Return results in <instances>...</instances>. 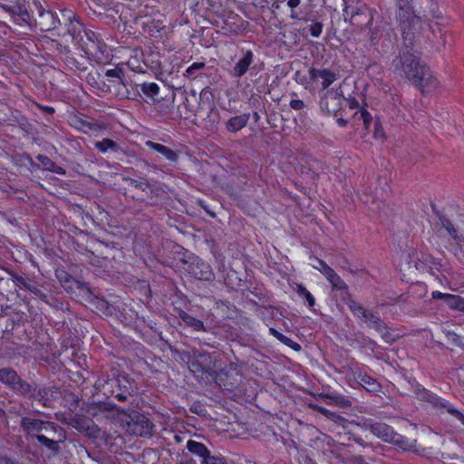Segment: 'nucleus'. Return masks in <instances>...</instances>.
<instances>
[{
    "mask_svg": "<svg viewBox=\"0 0 464 464\" xmlns=\"http://www.w3.org/2000/svg\"><path fill=\"white\" fill-rule=\"evenodd\" d=\"M396 20L401 32L403 49L392 60V69L395 75L411 82L426 64L411 52L420 41L422 22L408 0H398Z\"/></svg>",
    "mask_w": 464,
    "mask_h": 464,
    "instance_id": "obj_1",
    "label": "nucleus"
},
{
    "mask_svg": "<svg viewBox=\"0 0 464 464\" xmlns=\"http://www.w3.org/2000/svg\"><path fill=\"white\" fill-rule=\"evenodd\" d=\"M23 431L35 438L37 441L53 453H58L61 450L60 443L66 440L63 429L56 423L26 416L21 419Z\"/></svg>",
    "mask_w": 464,
    "mask_h": 464,
    "instance_id": "obj_2",
    "label": "nucleus"
},
{
    "mask_svg": "<svg viewBox=\"0 0 464 464\" xmlns=\"http://www.w3.org/2000/svg\"><path fill=\"white\" fill-rule=\"evenodd\" d=\"M363 428L384 442L394 444L403 450H410L415 446L414 441H410L405 437L395 432L393 429L386 423L364 421Z\"/></svg>",
    "mask_w": 464,
    "mask_h": 464,
    "instance_id": "obj_3",
    "label": "nucleus"
},
{
    "mask_svg": "<svg viewBox=\"0 0 464 464\" xmlns=\"http://www.w3.org/2000/svg\"><path fill=\"white\" fill-rule=\"evenodd\" d=\"M0 382L8 386L12 391L23 396H31L35 391L34 386L24 381L17 372L10 367L0 369Z\"/></svg>",
    "mask_w": 464,
    "mask_h": 464,
    "instance_id": "obj_4",
    "label": "nucleus"
},
{
    "mask_svg": "<svg viewBox=\"0 0 464 464\" xmlns=\"http://www.w3.org/2000/svg\"><path fill=\"white\" fill-rule=\"evenodd\" d=\"M347 305L353 314L361 319L370 328L382 330L384 328V321L381 319L377 313L366 309L355 300H350Z\"/></svg>",
    "mask_w": 464,
    "mask_h": 464,
    "instance_id": "obj_5",
    "label": "nucleus"
},
{
    "mask_svg": "<svg viewBox=\"0 0 464 464\" xmlns=\"http://www.w3.org/2000/svg\"><path fill=\"white\" fill-rule=\"evenodd\" d=\"M131 187L141 190L146 193L147 198L150 200V205H157L160 200H161L165 195L164 189L157 184H151L147 179H134L131 178H124Z\"/></svg>",
    "mask_w": 464,
    "mask_h": 464,
    "instance_id": "obj_6",
    "label": "nucleus"
},
{
    "mask_svg": "<svg viewBox=\"0 0 464 464\" xmlns=\"http://www.w3.org/2000/svg\"><path fill=\"white\" fill-rule=\"evenodd\" d=\"M411 82L418 88L422 94H430L435 92L440 86L438 79L433 75L427 64L424 65L418 75L414 76Z\"/></svg>",
    "mask_w": 464,
    "mask_h": 464,
    "instance_id": "obj_7",
    "label": "nucleus"
},
{
    "mask_svg": "<svg viewBox=\"0 0 464 464\" xmlns=\"http://www.w3.org/2000/svg\"><path fill=\"white\" fill-rule=\"evenodd\" d=\"M376 12L370 9L366 5H362L361 7L353 10L349 6L345 7L344 14H351L350 21L353 26L361 30H365L369 25H372L373 15Z\"/></svg>",
    "mask_w": 464,
    "mask_h": 464,
    "instance_id": "obj_8",
    "label": "nucleus"
},
{
    "mask_svg": "<svg viewBox=\"0 0 464 464\" xmlns=\"http://www.w3.org/2000/svg\"><path fill=\"white\" fill-rule=\"evenodd\" d=\"M112 388L111 393L120 401H125L133 393L134 388L126 375H119L115 379H110L106 382Z\"/></svg>",
    "mask_w": 464,
    "mask_h": 464,
    "instance_id": "obj_9",
    "label": "nucleus"
},
{
    "mask_svg": "<svg viewBox=\"0 0 464 464\" xmlns=\"http://www.w3.org/2000/svg\"><path fill=\"white\" fill-rule=\"evenodd\" d=\"M128 431L136 436H148L154 424L143 414L136 413L127 421Z\"/></svg>",
    "mask_w": 464,
    "mask_h": 464,
    "instance_id": "obj_10",
    "label": "nucleus"
},
{
    "mask_svg": "<svg viewBox=\"0 0 464 464\" xmlns=\"http://www.w3.org/2000/svg\"><path fill=\"white\" fill-rule=\"evenodd\" d=\"M314 259L317 265H313V266L319 270L325 276V278L332 285L333 288L338 290H346L348 288L345 282L324 260L319 258Z\"/></svg>",
    "mask_w": 464,
    "mask_h": 464,
    "instance_id": "obj_11",
    "label": "nucleus"
},
{
    "mask_svg": "<svg viewBox=\"0 0 464 464\" xmlns=\"http://www.w3.org/2000/svg\"><path fill=\"white\" fill-rule=\"evenodd\" d=\"M311 80L316 81L318 78L322 79V89L326 90L331 84H333L339 76L337 72H334L330 69H316L311 67L308 71Z\"/></svg>",
    "mask_w": 464,
    "mask_h": 464,
    "instance_id": "obj_12",
    "label": "nucleus"
},
{
    "mask_svg": "<svg viewBox=\"0 0 464 464\" xmlns=\"http://www.w3.org/2000/svg\"><path fill=\"white\" fill-rule=\"evenodd\" d=\"M188 272L198 280H211L213 277V271L209 264L202 261L196 260L188 266Z\"/></svg>",
    "mask_w": 464,
    "mask_h": 464,
    "instance_id": "obj_13",
    "label": "nucleus"
},
{
    "mask_svg": "<svg viewBox=\"0 0 464 464\" xmlns=\"http://www.w3.org/2000/svg\"><path fill=\"white\" fill-rule=\"evenodd\" d=\"M433 299H442L450 309L464 313V298L460 295L444 294L440 291L431 293Z\"/></svg>",
    "mask_w": 464,
    "mask_h": 464,
    "instance_id": "obj_14",
    "label": "nucleus"
},
{
    "mask_svg": "<svg viewBox=\"0 0 464 464\" xmlns=\"http://www.w3.org/2000/svg\"><path fill=\"white\" fill-rule=\"evenodd\" d=\"M39 19L38 24L40 29L44 32L55 29L59 21L56 19L53 13L45 11L42 6L37 7Z\"/></svg>",
    "mask_w": 464,
    "mask_h": 464,
    "instance_id": "obj_15",
    "label": "nucleus"
},
{
    "mask_svg": "<svg viewBox=\"0 0 464 464\" xmlns=\"http://www.w3.org/2000/svg\"><path fill=\"white\" fill-rule=\"evenodd\" d=\"M428 402L432 404L437 409H445L450 415L456 417L464 425V415L454 407H452L448 401L431 393Z\"/></svg>",
    "mask_w": 464,
    "mask_h": 464,
    "instance_id": "obj_16",
    "label": "nucleus"
},
{
    "mask_svg": "<svg viewBox=\"0 0 464 464\" xmlns=\"http://www.w3.org/2000/svg\"><path fill=\"white\" fill-rule=\"evenodd\" d=\"M254 61L253 53L248 50L243 53L242 58H240L235 64L231 74L236 78H241L248 70L249 66Z\"/></svg>",
    "mask_w": 464,
    "mask_h": 464,
    "instance_id": "obj_17",
    "label": "nucleus"
},
{
    "mask_svg": "<svg viewBox=\"0 0 464 464\" xmlns=\"http://www.w3.org/2000/svg\"><path fill=\"white\" fill-rule=\"evenodd\" d=\"M145 145L149 149L161 154L166 160L171 162H176L179 159L178 153L165 145L154 142L152 140H147L145 142Z\"/></svg>",
    "mask_w": 464,
    "mask_h": 464,
    "instance_id": "obj_18",
    "label": "nucleus"
},
{
    "mask_svg": "<svg viewBox=\"0 0 464 464\" xmlns=\"http://www.w3.org/2000/svg\"><path fill=\"white\" fill-rule=\"evenodd\" d=\"M321 396L324 399L325 402L330 405H334L343 409L349 408L353 405L352 400L343 394L332 393L322 394Z\"/></svg>",
    "mask_w": 464,
    "mask_h": 464,
    "instance_id": "obj_19",
    "label": "nucleus"
},
{
    "mask_svg": "<svg viewBox=\"0 0 464 464\" xmlns=\"http://www.w3.org/2000/svg\"><path fill=\"white\" fill-rule=\"evenodd\" d=\"M249 118V113H243L241 115L232 117L227 121L226 128L229 132H237L246 126Z\"/></svg>",
    "mask_w": 464,
    "mask_h": 464,
    "instance_id": "obj_20",
    "label": "nucleus"
},
{
    "mask_svg": "<svg viewBox=\"0 0 464 464\" xmlns=\"http://www.w3.org/2000/svg\"><path fill=\"white\" fill-rule=\"evenodd\" d=\"M188 450L193 455L198 456L202 459L201 461H205L207 458L210 457V452L208 448L201 442H198L192 440H189L187 442Z\"/></svg>",
    "mask_w": 464,
    "mask_h": 464,
    "instance_id": "obj_21",
    "label": "nucleus"
},
{
    "mask_svg": "<svg viewBox=\"0 0 464 464\" xmlns=\"http://www.w3.org/2000/svg\"><path fill=\"white\" fill-rule=\"evenodd\" d=\"M192 365L196 367L198 372H208L212 369V360L209 353H199Z\"/></svg>",
    "mask_w": 464,
    "mask_h": 464,
    "instance_id": "obj_22",
    "label": "nucleus"
},
{
    "mask_svg": "<svg viewBox=\"0 0 464 464\" xmlns=\"http://www.w3.org/2000/svg\"><path fill=\"white\" fill-rule=\"evenodd\" d=\"M36 160L42 163L46 170H49L53 173H56L59 175H64L65 169L53 162L48 156L39 154L36 156Z\"/></svg>",
    "mask_w": 464,
    "mask_h": 464,
    "instance_id": "obj_23",
    "label": "nucleus"
},
{
    "mask_svg": "<svg viewBox=\"0 0 464 464\" xmlns=\"http://www.w3.org/2000/svg\"><path fill=\"white\" fill-rule=\"evenodd\" d=\"M179 314L180 319L188 326L193 327L197 331H206L204 323L201 320L195 318L194 316L190 315L189 314L184 311H180Z\"/></svg>",
    "mask_w": 464,
    "mask_h": 464,
    "instance_id": "obj_24",
    "label": "nucleus"
},
{
    "mask_svg": "<svg viewBox=\"0 0 464 464\" xmlns=\"http://www.w3.org/2000/svg\"><path fill=\"white\" fill-rule=\"evenodd\" d=\"M94 146L102 153H106L109 150L118 151L120 149V146L111 139H103L102 140L96 141Z\"/></svg>",
    "mask_w": 464,
    "mask_h": 464,
    "instance_id": "obj_25",
    "label": "nucleus"
},
{
    "mask_svg": "<svg viewBox=\"0 0 464 464\" xmlns=\"http://www.w3.org/2000/svg\"><path fill=\"white\" fill-rule=\"evenodd\" d=\"M382 28V22H377L374 27L372 25H369L366 29H368L369 34V42L371 45H376L379 43L381 38V31Z\"/></svg>",
    "mask_w": 464,
    "mask_h": 464,
    "instance_id": "obj_26",
    "label": "nucleus"
},
{
    "mask_svg": "<svg viewBox=\"0 0 464 464\" xmlns=\"http://www.w3.org/2000/svg\"><path fill=\"white\" fill-rule=\"evenodd\" d=\"M141 92L150 98L154 99L160 92V87L155 82H144L140 85Z\"/></svg>",
    "mask_w": 464,
    "mask_h": 464,
    "instance_id": "obj_27",
    "label": "nucleus"
},
{
    "mask_svg": "<svg viewBox=\"0 0 464 464\" xmlns=\"http://www.w3.org/2000/svg\"><path fill=\"white\" fill-rule=\"evenodd\" d=\"M79 123V129L82 130L83 132L88 133L89 131H100L103 129V127L93 121H87L84 120H77Z\"/></svg>",
    "mask_w": 464,
    "mask_h": 464,
    "instance_id": "obj_28",
    "label": "nucleus"
},
{
    "mask_svg": "<svg viewBox=\"0 0 464 464\" xmlns=\"http://www.w3.org/2000/svg\"><path fill=\"white\" fill-rule=\"evenodd\" d=\"M362 382L363 383L364 388L367 391H370V392H378L379 391L380 385L376 382L375 379H373V378H372L370 376L364 375L362 378Z\"/></svg>",
    "mask_w": 464,
    "mask_h": 464,
    "instance_id": "obj_29",
    "label": "nucleus"
},
{
    "mask_svg": "<svg viewBox=\"0 0 464 464\" xmlns=\"http://www.w3.org/2000/svg\"><path fill=\"white\" fill-rule=\"evenodd\" d=\"M376 331L381 334L382 338L387 343H393L398 338L392 334L391 328L385 323L383 329Z\"/></svg>",
    "mask_w": 464,
    "mask_h": 464,
    "instance_id": "obj_30",
    "label": "nucleus"
},
{
    "mask_svg": "<svg viewBox=\"0 0 464 464\" xmlns=\"http://www.w3.org/2000/svg\"><path fill=\"white\" fill-rule=\"evenodd\" d=\"M28 290L33 293L36 297L40 298L45 303H48V295L39 287L36 283H32Z\"/></svg>",
    "mask_w": 464,
    "mask_h": 464,
    "instance_id": "obj_31",
    "label": "nucleus"
},
{
    "mask_svg": "<svg viewBox=\"0 0 464 464\" xmlns=\"http://www.w3.org/2000/svg\"><path fill=\"white\" fill-rule=\"evenodd\" d=\"M297 294L301 297H304L306 301L308 302V305L310 307H313L315 304L314 298L313 297L312 294L303 285H298L297 287Z\"/></svg>",
    "mask_w": 464,
    "mask_h": 464,
    "instance_id": "obj_32",
    "label": "nucleus"
},
{
    "mask_svg": "<svg viewBox=\"0 0 464 464\" xmlns=\"http://www.w3.org/2000/svg\"><path fill=\"white\" fill-rule=\"evenodd\" d=\"M204 63H194L186 71L185 76L188 78H196L197 72L205 68Z\"/></svg>",
    "mask_w": 464,
    "mask_h": 464,
    "instance_id": "obj_33",
    "label": "nucleus"
},
{
    "mask_svg": "<svg viewBox=\"0 0 464 464\" xmlns=\"http://www.w3.org/2000/svg\"><path fill=\"white\" fill-rule=\"evenodd\" d=\"M48 394V390L44 388V389H39L36 392V390L34 392V394L31 395L30 397H34L36 400H38L44 406H47L48 403V399L46 398V395Z\"/></svg>",
    "mask_w": 464,
    "mask_h": 464,
    "instance_id": "obj_34",
    "label": "nucleus"
},
{
    "mask_svg": "<svg viewBox=\"0 0 464 464\" xmlns=\"http://www.w3.org/2000/svg\"><path fill=\"white\" fill-rule=\"evenodd\" d=\"M323 27H324V25L321 22H318V21L314 22L309 26L310 34L315 38L319 37L322 34Z\"/></svg>",
    "mask_w": 464,
    "mask_h": 464,
    "instance_id": "obj_35",
    "label": "nucleus"
},
{
    "mask_svg": "<svg viewBox=\"0 0 464 464\" xmlns=\"http://www.w3.org/2000/svg\"><path fill=\"white\" fill-rule=\"evenodd\" d=\"M278 341L295 351L298 352L301 350V345L299 343H297L296 342L293 341L292 339L284 334L281 335V338Z\"/></svg>",
    "mask_w": 464,
    "mask_h": 464,
    "instance_id": "obj_36",
    "label": "nucleus"
},
{
    "mask_svg": "<svg viewBox=\"0 0 464 464\" xmlns=\"http://www.w3.org/2000/svg\"><path fill=\"white\" fill-rule=\"evenodd\" d=\"M105 75L107 77H111V78L119 79L120 83H121L122 85L125 86L124 81L122 79L123 72H122L121 69L115 68V69L107 70L106 72H105Z\"/></svg>",
    "mask_w": 464,
    "mask_h": 464,
    "instance_id": "obj_37",
    "label": "nucleus"
},
{
    "mask_svg": "<svg viewBox=\"0 0 464 464\" xmlns=\"http://www.w3.org/2000/svg\"><path fill=\"white\" fill-rule=\"evenodd\" d=\"M447 339L449 342L453 343L455 346L464 348V343L461 340L460 336H459L457 334H455L453 332H448Z\"/></svg>",
    "mask_w": 464,
    "mask_h": 464,
    "instance_id": "obj_38",
    "label": "nucleus"
},
{
    "mask_svg": "<svg viewBox=\"0 0 464 464\" xmlns=\"http://www.w3.org/2000/svg\"><path fill=\"white\" fill-rule=\"evenodd\" d=\"M415 393H416V396L418 399L423 401H429L430 399V396L431 394V392L428 390H426L425 388L423 387H417L416 388V391H415Z\"/></svg>",
    "mask_w": 464,
    "mask_h": 464,
    "instance_id": "obj_39",
    "label": "nucleus"
},
{
    "mask_svg": "<svg viewBox=\"0 0 464 464\" xmlns=\"http://www.w3.org/2000/svg\"><path fill=\"white\" fill-rule=\"evenodd\" d=\"M343 100V97L339 95V94H335L334 96H332L330 98V101H326L325 102V107L326 109L328 110L329 112H332V111H335V108L334 106H332L333 108H329V103H334V105H340L341 104V102Z\"/></svg>",
    "mask_w": 464,
    "mask_h": 464,
    "instance_id": "obj_40",
    "label": "nucleus"
},
{
    "mask_svg": "<svg viewBox=\"0 0 464 464\" xmlns=\"http://www.w3.org/2000/svg\"><path fill=\"white\" fill-rule=\"evenodd\" d=\"M301 4V0H287V6L291 9V14L290 17L292 19L298 18L297 14L295 13V8L299 6Z\"/></svg>",
    "mask_w": 464,
    "mask_h": 464,
    "instance_id": "obj_41",
    "label": "nucleus"
},
{
    "mask_svg": "<svg viewBox=\"0 0 464 464\" xmlns=\"http://www.w3.org/2000/svg\"><path fill=\"white\" fill-rule=\"evenodd\" d=\"M359 119L363 121L365 128H368L372 121V115L363 109L359 111Z\"/></svg>",
    "mask_w": 464,
    "mask_h": 464,
    "instance_id": "obj_42",
    "label": "nucleus"
},
{
    "mask_svg": "<svg viewBox=\"0 0 464 464\" xmlns=\"http://www.w3.org/2000/svg\"><path fill=\"white\" fill-rule=\"evenodd\" d=\"M14 283L21 288H24V289L28 290V287H30V285H32L33 282L28 281L27 279H25L23 276H17L14 277Z\"/></svg>",
    "mask_w": 464,
    "mask_h": 464,
    "instance_id": "obj_43",
    "label": "nucleus"
},
{
    "mask_svg": "<svg viewBox=\"0 0 464 464\" xmlns=\"http://www.w3.org/2000/svg\"><path fill=\"white\" fill-rule=\"evenodd\" d=\"M201 464H227L224 459L210 456L207 458L205 461H201Z\"/></svg>",
    "mask_w": 464,
    "mask_h": 464,
    "instance_id": "obj_44",
    "label": "nucleus"
},
{
    "mask_svg": "<svg viewBox=\"0 0 464 464\" xmlns=\"http://www.w3.org/2000/svg\"><path fill=\"white\" fill-rule=\"evenodd\" d=\"M291 109L300 111L304 107V103L302 100L294 99L289 103Z\"/></svg>",
    "mask_w": 464,
    "mask_h": 464,
    "instance_id": "obj_45",
    "label": "nucleus"
},
{
    "mask_svg": "<svg viewBox=\"0 0 464 464\" xmlns=\"http://www.w3.org/2000/svg\"><path fill=\"white\" fill-rule=\"evenodd\" d=\"M364 347L373 352L378 347V344L375 341L367 338L365 339Z\"/></svg>",
    "mask_w": 464,
    "mask_h": 464,
    "instance_id": "obj_46",
    "label": "nucleus"
},
{
    "mask_svg": "<svg viewBox=\"0 0 464 464\" xmlns=\"http://www.w3.org/2000/svg\"><path fill=\"white\" fill-rule=\"evenodd\" d=\"M36 106L41 110L43 111L44 112H46L48 114H53L54 112V108L53 107H50V106H44V105H41V104H36Z\"/></svg>",
    "mask_w": 464,
    "mask_h": 464,
    "instance_id": "obj_47",
    "label": "nucleus"
},
{
    "mask_svg": "<svg viewBox=\"0 0 464 464\" xmlns=\"http://www.w3.org/2000/svg\"><path fill=\"white\" fill-rule=\"evenodd\" d=\"M424 17L428 18V19H430V18H440L441 14H438L437 12H435V10L432 8L430 11L429 14H424Z\"/></svg>",
    "mask_w": 464,
    "mask_h": 464,
    "instance_id": "obj_48",
    "label": "nucleus"
},
{
    "mask_svg": "<svg viewBox=\"0 0 464 464\" xmlns=\"http://www.w3.org/2000/svg\"><path fill=\"white\" fill-rule=\"evenodd\" d=\"M269 332L270 334L275 336L277 340H279L281 338V335H283V334H281L280 332H278L277 330H276L275 328H270L269 329Z\"/></svg>",
    "mask_w": 464,
    "mask_h": 464,
    "instance_id": "obj_49",
    "label": "nucleus"
},
{
    "mask_svg": "<svg viewBox=\"0 0 464 464\" xmlns=\"http://www.w3.org/2000/svg\"><path fill=\"white\" fill-rule=\"evenodd\" d=\"M337 123H338V125H339L340 127H344V126H346L347 121H346L344 119H343V118H339V119L337 120Z\"/></svg>",
    "mask_w": 464,
    "mask_h": 464,
    "instance_id": "obj_50",
    "label": "nucleus"
},
{
    "mask_svg": "<svg viewBox=\"0 0 464 464\" xmlns=\"http://www.w3.org/2000/svg\"><path fill=\"white\" fill-rule=\"evenodd\" d=\"M86 49L89 51V52H92V49H94L95 47L98 48V45L93 42L92 41V44L89 46L88 44H86Z\"/></svg>",
    "mask_w": 464,
    "mask_h": 464,
    "instance_id": "obj_51",
    "label": "nucleus"
},
{
    "mask_svg": "<svg viewBox=\"0 0 464 464\" xmlns=\"http://www.w3.org/2000/svg\"><path fill=\"white\" fill-rule=\"evenodd\" d=\"M115 409V405L111 404V402H108L105 404L104 410L106 411H111Z\"/></svg>",
    "mask_w": 464,
    "mask_h": 464,
    "instance_id": "obj_52",
    "label": "nucleus"
},
{
    "mask_svg": "<svg viewBox=\"0 0 464 464\" xmlns=\"http://www.w3.org/2000/svg\"><path fill=\"white\" fill-rule=\"evenodd\" d=\"M359 106V102L356 100H352L350 102V108L353 109Z\"/></svg>",
    "mask_w": 464,
    "mask_h": 464,
    "instance_id": "obj_53",
    "label": "nucleus"
},
{
    "mask_svg": "<svg viewBox=\"0 0 464 464\" xmlns=\"http://www.w3.org/2000/svg\"><path fill=\"white\" fill-rule=\"evenodd\" d=\"M121 97L122 98H127V99H134V97H131V94H130V92L128 90H126V92L123 93L121 95Z\"/></svg>",
    "mask_w": 464,
    "mask_h": 464,
    "instance_id": "obj_54",
    "label": "nucleus"
},
{
    "mask_svg": "<svg viewBox=\"0 0 464 464\" xmlns=\"http://www.w3.org/2000/svg\"><path fill=\"white\" fill-rule=\"evenodd\" d=\"M22 18L24 21H25L27 18H29V14L26 10H24V12H22Z\"/></svg>",
    "mask_w": 464,
    "mask_h": 464,
    "instance_id": "obj_55",
    "label": "nucleus"
},
{
    "mask_svg": "<svg viewBox=\"0 0 464 464\" xmlns=\"http://www.w3.org/2000/svg\"><path fill=\"white\" fill-rule=\"evenodd\" d=\"M286 3L287 4V0H277V3H275L273 5V6L276 8V9H278L279 8V4L278 3Z\"/></svg>",
    "mask_w": 464,
    "mask_h": 464,
    "instance_id": "obj_56",
    "label": "nucleus"
},
{
    "mask_svg": "<svg viewBox=\"0 0 464 464\" xmlns=\"http://www.w3.org/2000/svg\"><path fill=\"white\" fill-rule=\"evenodd\" d=\"M318 411H319V412H321L324 415H325L326 412H329V411L327 409L323 408V407L318 408Z\"/></svg>",
    "mask_w": 464,
    "mask_h": 464,
    "instance_id": "obj_57",
    "label": "nucleus"
},
{
    "mask_svg": "<svg viewBox=\"0 0 464 464\" xmlns=\"http://www.w3.org/2000/svg\"><path fill=\"white\" fill-rule=\"evenodd\" d=\"M179 464H196V463L192 459H187V460L181 461Z\"/></svg>",
    "mask_w": 464,
    "mask_h": 464,
    "instance_id": "obj_58",
    "label": "nucleus"
},
{
    "mask_svg": "<svg viewBox=\"0 0 464 464\" xmlns=\"http://www.w3.org/2000/svg\"><path fill=\"white\" fill-rule=\"evenodd\" d=\"M353 440L360 445H363V440L361 438H354Z\"/></svg>",
    "mask_w": 464,
    "mask_h": 464,
    "instance_id": "obj_59",
    "label": "nucleus"
},
{
    "mask_svg": "<svg viewBox=\"0 0 464 464\" xmlns=\"http://www.w3.org/2000/svg\"><path fill=\"white\" fill-rule=\"evenodd\" d=\"M430 30L431 31V33L435 32V28H434L433 24H430Z\"/></svg>",
    "mask_w": 464,
    "mask_h": 464,
    "instance_id": "obj_60",
    "label": "nucleus"
},
{
    "mask_svg": "<svg viewBox=\"0 0 464 464\" xmlns=\"http://www.w3.org/2000/svg\"><path fill=\"white\" fill-rule=\"evenodd\" d=\"M333 415H334V413L329 411V412H326V414L324 416L331 417Z\"/></svg>",
    "mask_w": 464,
    "mask_h": 464,
    "instance_id": "obj_61",
    "label": "nucleus"
},
{
    "mask_svg": "<svg viewBox=\"0 0 464 464\" xmlns=\"http://www.w3.org/2000/svg\"><path fill=\"white\" fill-rule=\"evenodd\" d=\"M254 116H255L256 120H258L259 116H258L257 112H255Z\"/></svg>",
    "mask_w": 464,
    "mask_h": 464,
    "instance_id": "obj_62",
    "label": "nucleus"
},
{
    "mask_svg": "<svg viewBox=\"0 0 464 464\" xmlns=\"http://www.w3.org/2000/svg\"><path fill=\"white\" fill-rule=\"evenodd\" d=\"M69 277H70V276L65 275V276H64V280H65V281H68V280H69Z\"/></svg>",
    "mask_w": 464,
    "mask_h": 464,
    "instance_id": "obj_63",
    "label": "nucleus"
},
{
    "mask_svg": "<svg viewBox=\"0 0 464 464\" xmlns=\"http://www.w3.org/2000/svg\"><path fill=\"white\" fill-rule=\"evenodd\" d=\"M5 464H12L11 462L7 461V460H5Z\"/></svg>",
    "mask_w": 464,
    "mask_h": 464,
    "instance_id": "obj_64",
    "label": "nucleus"
}]
</instances>
